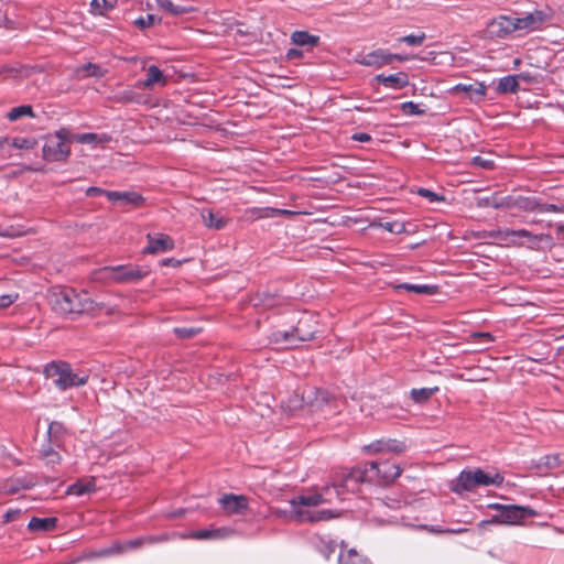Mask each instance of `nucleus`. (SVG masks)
Returning <instances> with one entry per match:
<instances>
[{
	"mask_svg": "<svg viewBox=\"0 0 564 564\" xmlns=\"http://www.w3.org/2000/svg\"><path fill=\"white\" fill-rule=\"evenodd\" d=\"M540 202L535 197L518 196L516 197V208L524 212H538Z\"/></svg>",
	"mask_w": 564,
	"mask_h": 564,
	"instance_id": "nucleus-41",
	"label": "nucleus"
},
{
	"mask_svg": "<svg viewBox=\"0 0 564 564\" xmlns=\"http://www.w3.org/2000/svg\"><path fill=\"white\" fill-rule=\"evenodd\" d=\"M334 500L335 498L332 492V487L326 485L318 494L302 495L293 498L291 500V505L293 512L295 513L296 510H305L304 507L317 506L319 503H332Z\"/></svg>",
	"mask_w": 564,
	"mask_h": 564,
	"instance_id": "nucleus-11",
	"label": "nucleus"
},
{
	"mask_svg": "<svg viewBox=\"0 0 564 564\" xmlns=\"http://www.w3.org/2000/svg\"><path fill=\"white\" fill-rule=\"evenodd\" d=\"M107 198L112 203H120L121 205H132L134 207L143 205L145 200L141 194L133 191H109V193H107Z\"/></svg>",
	"mask_w": 564,
	"mask_h": 564,
	"instance_id": "nucleus-17",
	"label": "nucleus"
},
{
	"mask_svg": "<svg viewBox=\"0 0 564 564\" xmlns=\"http://www.w3.org/2000/svg\"><path fill=\"white\" fill-rule=\"evenodd\" d=\"M538 513L530 507L509 505L494 514L489 520H482L479 527L484 528L487 524H519L524 519L535 517Z\"/></svg>",
	"mask_w": 564,
	"mask_h": 564,
	"instance_id": "nucleus-8",
	"label": "nucleus"
},
{
	"mask_svg": "<svg viewBox=\"0 0 564 564\" xmlns=\"http://www.w3.org/2000/svg\"><path fill=\"white\" fill-rule=\"evenodd\" d=\"M539 213H562V206L540 203Z\"/></svg>",
	"mask_w": 564,
	"mask_h": 564,
	"instance_id": "nucleus-57",
	"label": "nucleus"
},
{
	"mask_svg": "<svg viewBox=\"0 0 564 564\" xmlns=\"http://www.w3.org/2000/svg\"><path fill=\"white\" fill-rule=\"evenodd\" d=\"M496 90L500 95L516 94L519 90V84L516 74L501 77L498 80Z\"/></svg>",
	"mask_w": 564,
	"mask_h": 564,
	"instance_id": "nucleus-31",
	"label": "nucleus"
},
{
	"mask_svg": "<svg viewBox=\"0 0 564 564\" xmlns=\"http://www.w3.org/2000/svg\"><path fill=\"white\" fill-rule=\"evenodd\" d=\"M161 22V19L156 18L154 14H147L145 17H140L134 20L133 24L141 30L153 26L155 23Z\"/></svg>",
	"mask_w": 564,
	"mask_h": 564,
	"instance_id": "nucleus-45",
	"label": "nucleus"
},
{
	"mask_svg": "<svg viewBox=\"0 0 564 564\" xmlns=\"http://www.w3.org/2000/svg\"><path fill=\"white\" fill-rule=\"evenodd\" d=\"M46 378L52 379L55 387L62 391L87 383L88 376L75 373L68 362L52 361L44 368Z\"/></svg>",
	"mask_w": 564,
	"mask_h": 564,
	"instance_id": "nucleus-4",
	"label": "nucleus"
},
{
	"mask_svg": "<svg viewBox=\"0 0 564 564\" xmlns=\"http://www.w3.org/2000/svg\"><path fill=\"white\" fill-rule=\"evenodd\" d=\"M156 2L160 9L174 17H178L193 11V8L174 4L172 0H156Z\"/></svg>",
	"mask_w": 564,
	"mask_h": 564,
	"instance_id": "nucleus-35",
	"label": "nucleus"
},
{
	"mask_svg": "<svg viewBox=\"0 0 564 564\" xmlns=\"http://www.w3.org/2000/svg\"><path fill=\"white\" fill-rule=\"evenodd\" d=\"M438 391V387L434 388H420L412 389L410 394L415 403H424L432 398L434 393Z\"/></svg>",
	"mask_w": 564,
	"mask_h": 564,
	"instance_id": "nucleus-42",
	"label": "nucleus"
},
{
	"mask_svg": "<svg viewBox=\"0 0 564 564\" xmlns=\"http://www.w3.org/2000/svg\"><path fill=\"white\" fill-rule=\"evenodd\" d=\"M18 294H1L0 295V310L9 307L15 302Z\"/></svg>",
	"mask_w": 564,
	"mask_h": 564,
	"instance_id": "nucleus-56",
	"label": "nucleus"
},
{
	"mask_svg": "<svg viewBox=\"0 0 564 564\" xmlns=\"http://www.w3.org/2000/svg\"><path fill=\"white\" fill-rule=\"evenodd\" d=\"M417 194L422 197H425L429 199L430 203H441V202H445V196L444 195H441V194H437L431 189H427V188H420L417 191Z\"/></svg>",
	"mask_w": 564,
	"mask_h": 564,
	"instance_id": "nucleus-48",
	"label": "nucleus"
},
{
	"mask_svg": "<svg viewBox=\"0 0 564 564\" xmlns=\"http://www.w3.org/2000/svg\"><path fill=\"white\" fill-rule=\"evenodd\" d=\"M501 208H516V197H513V196L501 197L500 209Z\"/></svg>",
	"mask_w": 564,
	"mask_h": 564,
	"instance_id": "nucleus-61",
	"label": "nucleus"
},
{
	"mask_svg": "<svg viewBox=\"0 0 564 564\" xmlns=\"http://www.w3.org/2000/svg\"><path fill=\"white\" fill-rule=\"evenodd\" d=\"M516 77L518 79V84L520 82H525V83L535 82V78L530 73H519V74H516Z\"/></svg>",
	"mask_w": 564,
	"mask_h": 564,
	"instance_id": "nucleus-64",
	"label": "nucleus"
},
{
	"mask_svg": "<svg viewBox=\"0 0 564 564\" xmlns=\"http://www.w3.org/2000/svg\"><path fill=\"white\" fill-rule=\"evenodd\" d=\"M425 37H426L425 33L422 32L420 34H409V35L402 36V37L398 39V41L401 43H405L410 46H420L424 42Z\"/></svg>",
	"mask_w": 564,
	"mask_h": 564,
	"instance_id": "nucleus-47",
	"label": "nucleus"
},
{
	"mask_svg": "<svg viewBox=\"0 0 564 564\" xmlns=\"http://www.w3.org/2000/svg\"><path fill=\"white\" fill-rule=\"evenodd\" d=\"M293 328L291 330H274L269 336V341L279 349H291L299 347Z\"/></svg>",
	"mask_w": 564,
	"mask_h": 564,
	"instance_id": "nucleus-18",
	"label": "nucleus"
},
{
	"mask_svg": "<svg viewBox=\"0 0 564 564\" xmlns=\"http://www.w3.org/2000/svg\"><path fill=\"white\" fill-rule=\"evenodd\" d=\"M251 213L256 218H273V217H278L281 215L293 214L291 210L273 208V207L254 208Z\"/></svg>",
	"mask_w": 564,
	"mask_h": 564,
	"instance_id": "nucleus-40",
	"label": "nucleus"
},
{
	"mask_svg": "<svg viewBox=\"0 0 564 564\" xmlns=\"http://www.w3.org/2000/svg\"><path fill=\"white\" fill-rule=\"evenodd\" d=\"M57 518H37L33 517L29 524L28 529L33 532H48L53 531L57 527Z\"/></svg>",
	"mask_w": 564,
	"mask_h": 564,
	"instance_id": "nucleus-27",
	"label": "nucleus"
},
{
	"mask_svg": "<svg viewBox=\"0 0 564 564\" xmlns=\"http://www.w3.org/2000/svg\"><path fill=\"white\" fill-rule=\"evenodd\" d=\"M293 330L295 338L297 339V344L308 341L315 338L316 333H318L317 322L315 317L310 314H304L295 326H293Z\"/></svg>",
	"mask_w": 564,
	"mask_h": 564,
	"instance_id": "nucleus-13",
	"label": "nucleus"
},
{
	"mask_svg": "<svg viewBox=\"0 0 564 564\" xmlns=\"http://www.w3.org/2000/svg\"><path fill=\"white\" fill-rule=\"evenodd\" d=\"M315 545L326 560H329L332 554H334L338 547L336 541L324 536H318Z\"/></svg>",
	"mask_w": 564,
	"mask_h": 564,
	"instance_id": "nucleus-34",
	"label": "nucleus"
},
{
	"mask_svg": "<svg viewBox=\"0 0 564 564\" xmlns=\"http://www.w3.org/2000/svg\"><path fill=\"white\" fill-rule=\"evenodd\" d=\"M73 139L82 144H94V145L104 144V143H108L111 141V137L107 133L99 134V133H93V132L76 134V135H73Z\"/></svg>",
	"mask_w": 564,
	"mask_h": 564,
	"instance_id": "nucleus-30",
	"label": "nucleus"
},
{
	"mask_svg": "<svg viewBox=\"0 0 564 564\" xmlns=\"http://www.w3.org/2000/svg\"><path fill=\"white\" fill-rule=\"evenodd\" d=\"M351 139L357 142H369L372 138L366 132H356L352 134Z\"/></svg>",
	"mask_w": 564,
	"mask_h": 564,
	"instance_id": "nucleus-62",
	"label": "nucleus"
},
{
	"mask_svg": "<svg viewBox=\"0 0 564 564\" xmlns=\"http://www.w3.org/2000/svg\"><path fill=\"white\" fill-rule=\"evenodd\" d=\"M120 100L124 101V102H134V101H138V94L133 90H124L121 95H120Z\"/></svg>",
	"mask_w": 564,
	"mask_h": 564,
	"instance_id": "nucleus-60",
	"label": "nucleus"
},
{
	"mask_svg": "<svg viewBox=\"0 0 564 564\" xmlns=\"http://www.w3.org/2000/svg\"><path fill=\"white\" fill-rule=\"evenodd\" d=\"M24 116L34 117L32 106L22 105L19 107H14L8 112L7 118L10 121H15Z\"/></svg>",
	"mask_w": 564,
	"mask_h": 564,
	"instance_id": "nucleus-44",
	"label": "nucleus"
},
{
	"mask_svg": "<svg viewBox=\"0 0 564 564\" xmlns=\"http://www.w3.org/2000/svg\"><path fill=\"white\" fill-rule=\"evenodd\" d=\"M453 90L457 94H465L471 100H480L485 97L487 87L481 83L476 84H457Z\"/></svg>",
	"mask_w": 564,
	"mask_h": 564,
	"instance_id": "nucleus-26",
	"label": "nucleus"
},
{
	"mask_svg": "<svg viewBox=\"0 0 564 564\" xmlns=\"http://www.w3.org/2000/svg\"><path fill=\"white\" fill-rule=\"evenodd\" d=\"M91 7L95 10H99L100 14H104L105 12L112 9V4H109L107 0H93Z\"/></svg>",
	"mask_w": 564,
	"mask_h": 564,
	"instance_id": "nucleus-53",
	"label": "nucleus"
},
{
	"mask_svg": "<svg viewBox=\"0 0 564 564\" xmlns=\"http://www.w3.org/2000/svg\"><path fill=\"white\" fill-rule=\"evenodd\" d=\"M167 76L156 65H150L147 68V77L144 80L137 83L138 88L152 89L155 85L165 86Z\"/></svg>",
	"mask_w": 564,
	"mask_h": 564,
	"instance_id": "nucleus-19",
	"label": "nucleus"
},
{
	"mask_svg": "<svg viewBox=\"0 0 564 564\" xmlns=\"http://www.w3.org/2000/svg\"><path fill=\"white\" fill-rule=\"evenodd\" d=\"M408 446L405 442L393 440V438H381L376 440L372 443L366 445L364 451L368 454H380V453H393L402 454L406 451Z\"/></svg>",
	"mask_w": 564,
	"mask_h": 564,
	"instance_id": "nucleus-12",
	"label": "nucleus"
},
{
	"mask_svg": "<svg viewBox=\"0 0 564 564\" xmlns=\"http://www.w3.org/2000/svg\"><path fill=\"white\" fill-rule=\"evenodd\" d=\"M97 274L99 280L106 282L132 284L144 279L149 274V270L134 264H119L104 267Z\"/></svg>",
	"mask_w": 564,
	"mask_h": 564,
	"instance_id": "nucleus-5",
	"label": "nucleus"
},
{
	"mask_svg": "<svg viewBox=\"0 0 564 564\" xmlns=\"http://www.w3.org/2000/svg\"><path fill=\"white\" fill-rule=\"evenodd\" d=\"M107 547H108V551L110 552V556L124 553V547H123L122 541H120V540H116V541L111 542V544Z\"/></svg>",
	"mask_w": 564,
	"mask_h": 564,
	"instance_id": "nucleus-55",
	"label": "nucleus"
},
{
	"mask_svg": "<svg viewBox=\"0 0 564 564\" xmlns=\"http://www.w3.org/2000/svg\"><path fill=\"white\" fill-rule=\"evenodd\" d=\"M170 540V535L166 533L160 535H143L132 540L122 541L124 553L128 551L138 550L144 545H153L156 543L166 542Z\"/></svg>",
	"mask_w": 564,
	"mask_h": 564,
	"instance_id": "nucleus-20",
	"label": "nucleus"
},
{
	"mask_svg": "<svg viewBox=\"0 0 564 564\" xmlns=\"http://www.w3.org/2000/svg\"><path fill=\"white\" fill-rule=\"evenodd\" d=\"M258 302L254 305H262L265 308H272L283 303L284 297L279 294L263 292L258 294Z\"/></svg>",
	"mask_w": 564,
	"mask_h": 564,
	"instance_id": "nucleus-39",
	"label": "nucleus"
},
{
	"mask_svg": "<svg viewBox=\"0 0 564 564\" xmlns=\"http://www.w3.org/2000/svg\"><path fill=\"white\" fill-rule=\"evenodd\" d=\"M303 399L300 398L297 394H294L289 399L288 404L285 405V409L292 411L296 410L302 406Z\"/></svg>",
	"mask_w": 564,
	"mask_h": 564,
	"instance_id": "nucleus-58",
	"label": "nucleus"
},
{
	"mask_svg": "<svg viewBox=\"0 0 564 564\" xmlns=\"http://www.w3.org/2000/svg\"><path fill=\"white\" fill-rule=\"evenodd\" d=\"M338 554L339 564H370L367 558L360 555L355 549L344 550V542L340 543Z\"/></svg>",
	"mask_w": 564,
	"mask_h": 564,
	"instance_id": "nucleus-28",
	"label": "nucleus"
},
{
	"mask_svg": "<svg viewBox=\"0 0 564 564\" xmlns=\"http://www.w3.org/2000/svg\"><path fill=\"white\" fill-rule=\"evenodd\" d=\"M200 216L204 225L214 230H220L229 223V219L224 217L220 212H213L212 209H203Z\"/></svg>",
	"mask_w": 564,
	"mask_h": 564,
	"instance_id": "nucleus-23",
	"label": "nucleus"
},
{
	"mask_svg": "<svg viewBox=\"0 0 564 564\" xmlns=\"http://www.w3.org/2000/svg\"><path fill=\"white\" fill-rule=\"evenodd\" d=\"M52 310L59 315L73 316L94 311V302L86 292H77L72 288H64L51 294Z\"/></svg>",
	"mask_w": 564,
	"mask_h": 564,
	"instance_id": "nucleus-1",
	"label": "nucleus"
},
{
	"mask_svg": "<svg viewBox=\"0 0 564 564\" xmlns=\"http://www.w3.org/2000/svg\"><path fill=\"white\" fill-rule=\"evenodd\" d=\"M368 482V473L365 463L352 468H338L333 471L330 484L334 498L343 501L348 492L359 490L361 484Z\"/></svg>",
	"mask_w": 564,
	"mask_h": 564,
	"instance_id": "nucleus-2",
	"label": "nucleus"
},
{
	"mask_svg": "<svg viewBox=\"0 0 564 564\" xmlns=\"http://www.w3.org/2000/svg\"><path fill=\"white\" fill-rule=\"evenodd\" d=\"M218 501L227 514H243L248 509V498L243 495L225 494Z\"/></svg>",
	"mask_w": 564,
	"mask_h": 564,
	"instance_id": "nucleus-15",
	"label": "nucleus"
},
{
	"mask_svg": "<svg viewBox=\"0 0 564 564\" xmlns=\"http://www.w3.org/2000/svg\"><path fill=\"white\" fill-rule=\"evenodd\" d=\"M365 465L368 482L379 486L391 485L402 473V468L391 460L366 462Z\"/></svg>",
	"mask_w": 564,
	"mask_h": 564,
	"instance_id": "nucleus-7",
	"label": "nucleus"
},
{
	"mask_svg": "<svg viewBox=\"0 0 564 564\" xmlns=\"http://www.w3.org/2000/svg\"><path fill=\"white\" fill-rule=\"evenodd\" d=\"M401 110L409 116L422 115L423 110L413 101H405L401 105Z\"/></svg>",
	"mask_w": 564,
	"mask_h": 564,
	"instance_id": "nucleus-50",
	"label": "nucleus"
},
{
	"mask_svg": "<svg viewBox=\"0 0 564 564\" xmlns=\"http://www.w3.org/2000/svg\"><path fill=\"white\" fill-rule=\"evenodd\" d=\"M334 517L333 511L328 509L323 510H296L295 518L299 522H319L326 521Z\"/></svg>",
	"mask_w": 564,
	"mask_h": 564,
	"instance_id": "nucleus-24",
	"label": "nucleus"
},
{
	"mask_svg": "<svg viewBox=\"0 0 564 564\" xmlns=\"http://www.w3.org/2000/svg\"><path fill=\"white\" fill-rule=\"evenodd\" d=\"M6 144H9L10 147L15 149L32 150L37 144V141L34 138L17 137L13 139H9V142H7Z\"/></svg>",
	"mask_w": 564,
	"mask_h": 564,
	"instance_id": "nucleus-43",
	"label": "nucleus"
},
{
	"mask_svg": "<svg viewBox=\"0 0 564 564\" xmlns=\"http://www.w3.org/2000/svg\"><path fill=\"white\" fill-rule=\"evenodd\" d=\"M54 443L47 442L43 444L41 449V455L45 459V464L51 468H54L56 465H59L62 462V456L54 448Z\"/></svg>",
	"mask_w": 564,
	"mask_h": 564,
	"instance_id": "nucleus-33",
	"label": "nucleus"
},
{
	"mask_svg": "<svg viewBox=\"0 0 564 564\" xmlns=\"http://www.w3.org/2000/svg\"><path fill=\"white\" fill-rule=\"evenodd\" d=\"M212 540H223L229 538L234 534V530L230 528L221 527L216 529H210Z\"/></svg>",
	"mask_w": 564,
	"mask_h": 564,
	"instance_id": "nucleus-49",
	"label": "nucleus"
},
{
	"mask_svg": "<svg viewBox=\"0 0 564 564\" xmlns=\"http://www.w3.org/2000/svg\"><path fill=\"white\" fill-rule=\"evenodd\" d=\"M554 19V11L552 8L545 6L541 9H535L527 13L524 17L517 18L516 25L519 31L533 32L542 30L550 25Z\"/></svg>",
	"mask_w": 564,
	"mask_h": 564,
	"instance_id": "nucleus-9",
	"label": "nucleus"
},
{
	"mask_svg": "<svg viewBox=\"0 0 564 564\" xmlns=\"http://www.w3.org/2000/svg\"><path fill=\"white\" fill-rule=\"evenodd\" d=\"M147 239L148 246L143 250L144 253L155 254L159 252L172 250L174 248L173 239L165 234H148Z\"/></svg>",
	"mask_w": 564,
	"mask_h": 564,
	"instance_id": "nucleus-16",
	"label": "nucleus"
},
{
	"mask_svg": "<svg viewBox=\"0 0 564 564\" xmlns=\"http://www.w3.org/2000/svg\"><path fill=\"white\" fill-rule=\"evenodd\" d=\"M359 63L365 66L380 68L390 63V53L386 50L378 48L366 54Z\"/></svg>",
	"mask_w": 564,
	"mask_h": 564,
	"instance_id": "nucleus-22",
	"label": "nucleus"
},
{
	"mask_svg": "<svg viewBox=\"0 0 564 564\" xmlns=\"http://www.w3.org/2000/svg\"><path fill=\"white\" fill-rule=\"evenodd\" d=\"M376 80L384 87L393 89H401L409 85V76L405 72L391 75L379 74L376 76Z\"/></svg>",
	"mask_w": 564,
	"mask_h": 564,
	"instance_id": "nucleus-21",
	"label": "nucleus"
},
{
	"mask_svg": "<svg viewBox=\"0 0 564 564\" xmlns=\"http://www.w3.org/2000/svg\"><path fill=\"white\" fill-rule=\"evenodd\" d=\"M174 333L180 338H192L198 333V329L194 327H175Z\"/></svg>",
	"mask_w": 564,
	"mask_h": 564,
	"instance_id": "nucleus-51",
	"label": "nucleus"
},
{
	"mask_svg": "<svg viewBox=\"0 0 564 564\" xmlns=\"http://www.w3.org/2000/svg\"><path fill=\"white\" fill-rule=\"evenodd\" d=\"M96 491V478L86 477L78 479L75 484H72L66 489V495L83 496L86 494H93Z\"/></svg>",
	"mask_w": 564,
	"mask_h": 564,
	"instance_id": "nucleus-25",
	"label": "nucleus"
},
{
	"mask_svg": "<svg viewBox=\"0 0 564 564\" xmlns=\"http://www.w3.org/2000/svg\"><path fill=\"white\" fill-rule=\"evenodd\" d=\"M107 193H109V191L96 186H90L86 189V196L88 197H96L100 195H105L107 197Z\"/></svg>",
	"mask_w": 564,
	"mask_h": 564,
	"instance_id": "nucleus-59",
	"label": "nucleus"
},
{
	"mask_svg": "<svg viewBox=\"0 0 564 564\" xmlns=\"http://www.w3.org/2000/svg\"><path fill=\"white\" fill-rule=\"evenodd\" d=\"M187 538L194 540H212L210 529H202L192 531Z\"/></svg>",
	"mask_w": 564,
	"mask_h": 564,
	"instance_id": "nucleus-52",
	"label": "nucleus"
},
{
	"mask_svg": "<svg viewBox=\"0 0 564 564\" xmlns=\"http://www.w3.org/2000/svg\"><path fill=\"white\" fill-rule=\"evenodd\" d=\"M516 22L517 18L508 15H500L492 19L486 26V36L491 40L506 39L514 31H519Z\"/></svg>",
	"mask_w": 564,
	"mask_h": 564,
	"instance_id": "nucleus-10",
	"label": "nucleus"
},
{
	"mask_svg": "<svg viewBox=\"0 0 564 564\" xmlns=\"http://www.w3.org/2000/svg\"><path fill=\"white\" fill-rule=\"evenodd\" d=\"M397 289L405 290V291L413 292L416 294L433 295V294L437 293L438 286L430 285V284L402 283V284H399L397 286Z\"/></svg>",
	"mask_w": 564,
	"mask_h": 564,
	"instance_id": "nucleus-36",
	"label": "nucleus"
},
{
	"mask_svg": "<svg viewBox=\"0 0 564 564\" xmlns=\"http://www.w3.org/2000/svg\"><path fill=\"white\" fill-rule=\"evenodd\" d=\"M473 164L476 166L486 169V170H491L495 166V163L492 160H487L479 155H477L473 159Z\"/></svg>",
	"mask_w": 564,
	"mask_h": 564,
	"instance_id": "nucleus-54",
	"label": "nucleus"
},
{
	"mask_svg": "<svg viewBox=\"0 0 564 564\" xmlns=\"http://www.w3.org/2000/svg\"><path fill=\"white\" fill-rule=\"evenodd\" d=\"M476 204L478 207H491V195L478 196L476 198Z\"/></svg>",
	"mask_w": 564,
	"mask_h": 564,
	"instance_id": "nucleus-63",
	"label": "nucleus"
},
{
	"mask_svg": "<svg viewBox=\"0 0 564 564\" xmlns=\"http://www.w3.org/2000/svg\"><path fill=\"white\" fill-rule=\"evenodd\" d=\"M83 72L88 77L101 78L105 75V70L101 66L93 63H87L82 67Z\"/></svg>",
	"mask_w": 564,
	"mask_h": 564,
	"instance_id": "nucleus-46",
	"label": "nucleus"
},
{
	"mask_svg": "<svg viewBox=\"0 0 564 564\" xmlns=\"http://www.w3.org/2000/svg\"><path fill=\"white\" fill-rule=\"evenodd\" d=\"M37 481L34 479L33 476L26 475L22 477H17L12 479L11 485L9 487V492L15 494L21 489H31L33 488Z\"/></svg>",
	"mask_w": 564,
	"mask_h": 564,
	"instance_id": "nucleus-37",
	"label": "nucleus"
},
{
	"mask_svg": "<svg viewBox=\"0 0 564 564\" xmlns=\"http://www.w3.org/2000/svg\"><path fill=\"white\" fill-rule=\"evenodd\" d=\"M505 478L499 473L494 475L484 471L481 468L463 469L455 479L452 490L456 494L465 491H473L481 486H496L502 485Z\"/></svg>",
	"mask_w": 564,
	"mask_h": 564,
	"instance_id": "nucleus-3",
	"label": "nucleus"
},
{
	"mask_svg": "<svg viewBox=\"0 0 564 564\" xmlns=\"http://www.w3.org/2000/svg\"><path fill=\"white\" fill-rule=\"evenodd\" d=\"M73 140V133L69 129L63 127L55 131L54 135L46 139L42 149V156L50 162L66 161L70 155L68 142Z\"/></svg>",
	"mask_w": 564,
	"mask_h": 564,
	"instance_id": "nucleus-6",
	"label": "nucleus"
},
{
	"mask_svg": "<svg viewBox=\"0 0 564 564\" xmlns=\"http://www.w3.org/2000/svg\"><path fill=\"white\" fill-rule=\"evenodd\" d=\"M65 433L63 423L53 421L50 423L47 429V442L54 443L55 446L59 447L62 443V436Z\"/></svg>",
	"mask_w": 564,
	"mask_h": 564,
	"instance_id": "nucleus-38",
	"label": "nucleus"
},
{
	"mask_svg": "<svg viewBox=\"0 0 564 564\" xmlns=\"http://www.w3.org/2000/svg\"><path fill=\"white\" fill-rule=\"evenodd\" d=\"M562 463H563V459H562L561 454H551V455H545V456H542L541 458H539V460L534 464V466L540 471H549V470L560 467L562 465Z\"/></svg>",
	"mask_w": 564,
	"mask_h": 564,
	"instance_id": "nucleus-32",
	"label": "nucleus"
},
{
	"mask_svg": "<svg viewBox=\"0 0 564 564\" xmlns=\"http://www.w3.org/2000/svg\"><path fill=\"white\" fill-rule=\"evenodd\" d=\"M489 237L494 238L496 240L510 242V243H516L517 239H520V238H529L534 241H541L543 239L542 234L533 235L531 231H529L527 229L514 230V229H509V228L492 230L489 232Z\"/></svg>",
	"mask_w": 564,
	"mask_h": 564,
	"instance_id": "nucleus-14",
	"label": "nucleus"
},
{
	"mask_svg": "<svg viewBox=\"0 0 564 564\" xmlns=\"http://www.w3.org/2000/svg\"><path fill=\"white\" fill-rule=\"evenodd\" d=\"M291 41L297 46L313 48L318 45L319 36L313 35L307 31H295L291 35Z\"/></svg>",
	"mask_w": 564,
	"mask_h": 564,
	"instance_id": "nucleus-29",
	"label": "nucleus"
}]
</instances>
